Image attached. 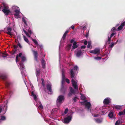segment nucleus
I'll return each instance as SVG.
<instances>
[{"label": "nucleus", "mask_w": 125, "mask_h": 125, "mask_svg": "<svg viewBox=\"0 0 125 125\" xmlns=\"http://www.w3.org/2000/svg\"><path fill=\"white\" fill-rule=\"evenodd\" d=\"M3 9L2 10L5 15L7 16L9 15V13L10 12V10L9 9V7L5 3H3Z\"/></svg>", "instance_id": "obj_1"}, {"label": "nucleus", "mask_w": 125, "mask_h": 125, "mask_svg": "<svg viewBox=\"0 0 125 125\" xmlns=\"http://www.w3.org/2000/svg\"><path fill=\"white\" fill-rule=\"evenodd\" d=\"M12 8L13 9L18 8L17 9L14 10V11L15 12V13L14 14V15L16 18H18V16L19 15V14L20 13L19 9V8L17 6H13L12 7Z\"/></svg>", "instance_id": "obj_2"}, {"label": "nucleus", "mask_w": 125, "mask_h": 125, "mask_svg": "<svg viewBox=\"0 0 125 125\" xmlns=\"http://www.w3.org/2000/svg\"><path fill=\"white\" fill-rule=\"evenodd\" d=\"M76 56L77 57H79L83 54V52L82 51L78 49H77L74 51Z\"/></svg>", "instance_id": "obj_3"}, {"label": "nucleus", "mask_w": 125, "mask_h": 125, "mask_svg": "<svg viewBox=\"0 0 125 125\" xmlns=\"http://www.w3.org/2000/svg\"><path fill=\"white\" fill-rule=\"evenodd\" d=\"M72 117L71 116L69 115L67 117L64 118V123H69L71 120Z\"/></svg>", "instance_id": "obj_4"}, {"label": "nucleus", "mask_w": 125, "mask_h": 125, "mask_svg": "<svg viewBox=\"0 0 125 125\" xmlns=\"http://www.w3.org/2000/svg\"><path fill=\"white\" fill-rule=\"evenodd\" d=\"M115 34V33H112L110 37H108V40L106 41L105 42V45H106L108 43V44H109L110 43L111 38Z\"/></svg>", "instance_id": "obj_5"}, {"label": "nucleus", "mask_w": 125, "mask_h": 125, "mask_svg": "<svg viewBox=\"0 0 125 125\" xmlns=\"http://www.w3.org/2000/svg\"><path fill=\"white\" fill-rule=\"evenodd\" d=\"M64 99V96L62 95L59 96L57 100V103H61L62 101H63Z\"/></svg>", "instance_id": "obj_6"}, {"label": "nucleus", "mask_w": 125, "mask_h": 125, "mask_svg": "<svg viewBox=\"0 0 125 125\" xmlns=\"http://www.w3.org/2000/svg\"><path fill=\"white\" fill-rule=\"evenodd\" d=\"M90 52L95 54H99L100 53V49L98 48H95L94 50L91 51Z\"/></svg>", "instance_id": "obj_7"}, {"label": "nucleus", "mask_w": 125, "mask_h": 125, "mask_svg": "<svg viewBox=\"0 0 125 125\" xmlns=\"http://www.w3.org/2000/svg\"><path fill=\"white\" fill-rule=\"evenodd\" d=\"M71 81L72 83L74 89H78V86H77L76 84L77 82L75 81L73 79H72Z\"/></svg>", "instance_id": "obj_8"}, {"label": "nucleus", "mask_w": 125, "mask_h": 125, "mask_svg": "<svg viewBox=\"0 0 125 125\" xmlns=\"http://www.w3.org/2000/svg\"><path fill=\"white\" fill-rule=\"evenodd\" d=\"M52 85L50 84H47L46 85L47 89L50 93H52Z\"/></svg>", "instance_id": "obj_9"}, {"label": "nucleus", "mask_w": 125, "mask_h": 125, "mask_svg": "<svg viewBox=\"0 0 125 125\" xmlns=\"http://www.w3.org/2000/svg\"><path fill=\"white\" fill-rule=\"evenodd\" d=\"M32 52L34 56V59L36 61H37L38 53L37 51H32Z\"/></svg>", "instance_id": "obj_10"}, {"label": "nucleus", "mask_w": 125, "mask_h": 125, "mask_svg": "<svg viewBox=\"0 0 125 125\" xmlns=\"http://www.w3.org/2000/svg\"><path fill=\"white\" fill-rule=\"evenodd\" d=\"M110 103V99L109 98H107L104 100L103 103L104 104L108 105Z\"/></svg>", "instance_id": "obj_11"}, {"label": "nucleus", "mask_w": 125, "mask_h": 125, "mask_svg": "<svg viewBox=\"0 0 125 125\" xmlns=\"http://www.w3.org/2000/svg\"><path fill=\"white\" fill-rule=\"evenodd\" d=\"M66 89V87H64L63 83H62V88L61 90V91L63 94H64Z\"/></svg>", "instance_id": "obj_12"}, {"label": "nucleus", "mask_w": 125, "mask_h": 125, "mask_svg": "<svg viewBox=\"0 0 125 125\" xmlns=\"http://www.w3.org/2000/svg\"><path fill=\"white\" fill-rule=\"evenodd\" d=\"M109 117L111 118H115V116L113 114V112L112 111H110L108 115Z\"/></svg>", "instance_id": "obj_13"}, {"label": "nucleus", "mask_w": 125, "mask_h": 125, "mask_svg": "<svg viewBox=\"0 0 125 125\" xmlns=\"http://www.w3.org/2000/svg\"><path fill=\"white\" fill-rule=\"evenodd\" d=\"M125 25V21H124L122 23L120 26L117 29L118 30H121L123 26Z\"/></svg>", "instance_id": "obj_14"}, {"label": "nucleus", "mask_w": 125, "mask_h": 125, "mask_svg": "<svg viewBox=\"0 0 125 125\" xmlns=\"http://www.w3.org/2000/svg\"><path fill=\"white\" fill-rule=\"evenodd\" d=\"M41 62L42 65V68L43 69H44L45 68V66L46 64V62L44 60V59L42 58V60Z\"/></svg>", "instance_id": "obj_15"}, {"label": "nucleus", "mask_w": 125, "mask_h": 125, "mask_svg": "<svg viewBox=\"0 0 125 125\" xmlns=\"http://www.w3.org/2000/svg\"><path fill=\"white\" fill-rule=\"evenodd\" d=\"M85 105L87 109L89 110L90 107L91 106V105L90 103L89 102H87L85 104Z\"/></svg>", "instance_id": "obj_16"}, {"label": "nucleus", "mask_w": 125, "mask_h": 125, "mask_svg": "<svg viewBox=\"0 0 125 125\" xmlns=\"http://www.w3.org/2000/svg\"><path fill=\"white\" fill-rule=\"evenodd\" d=\"M71 76L72 78H73L75 75V72L74 71L73 69H72L70 71Z\"/></svg>", "instance_id": "obj_17"}, {"label": "nucleus", "mask_w": 125, "mask_h": 125, "mask_svg": "<svg viewBox=\"0 0 125 125\" xmlns=\"http://www.w3.org/2000/svg\"><path fill=\"white\" fill-rule=\"evenodd\" d=\"M69 31L68 30H67L66 31L63 36L62 38V39L64 40L65 39L68 33L69 32Z\"/></svg>", "instance_id": "obj_18"}, {"label": "nucleus", "mask_w": 125, "mask_h": 125, "mask_svg": "<svg viewBox=\"0 0 125 125\" xmlns=\"http://www.w3.org/2000/svg\"><path fill=\"white\" fill-rule=\"evenodd\" d=\"M13 47L15 49V51L11 52V54L12 55H14L16 51H17L18 46L17 45H14L13 46Z\"/></svg>", "instance_id": "obj_19"}, {"label": "nucleus", "mask_w": 125, "mask_h": 125, "mask_svg": "<svg viewBox=\"0 0 125 125\" xmlns=\"http://www.w3.org/2000/svg\"><path fill=\"white\" fill-rule=\"evenodd\" d=\"M77 44V43L76 42H74L72 46V48L73 49H75L78 47V46L76 44Z\"/></svg>", "instance_id": "obj_20"}, {"label": "nucleus", "mask_w": 125, "mask_h": 125, "mask_svg": "<svg viewBox=\"0 0 125 125\" xmlns=\"http://www.w3.org/2000/svg\"><path fill=\"white\" fill-rule=\"evenodd\" d=\"M31 96L33 97L34 99L35 100H36L37 99V97L36 95L34 94V92L32 91L31 93Z\"/></svg>", "instance_id": "obj_21"}, {"label": "nucleus", "mask_w": 125, "mask_h": 125, "mask_svg": "<svg viewBox=\"0 0 125 125\" xmlns=\"http://www.w3.org/2000/svg\"><path fill=\"white\" fill-rule=\"evenodd\" d=\"M113 107V108H115L117 109H121L122 108V106L119 105H114Z\"/></svg>", "instance_id": "obj_22"}, {"label": "nucleus", "mask_w": 125, "mask_h": 125, "mask_svg": "<svg viewBox=\"0 0 125 125\" xmlns=\"http://www.w3.org/2000/svg\"><path fill=\"white\" fill-rule=\"evenodd\" d=\"M125 114V109L123 110V111H121L119 113L118 115L120 116H121L122 115H124Z\"/></svg>", "instance_id": "obj_23"}, {"label": "nucleus", "mask_w": 125, "mask_h": 125, "mask_svg": "<svg viewBox=\"0 0 125 125\" xmlns=\"http://www.w3.org/2000/svg\"><path fill=\"white\" fill-rule=\"evenodd\" d=\"M80 94L81 95V96L80 97L81 99L82 100L85 101L86 99L85 97L82 94Z\"/></svg>", "instance_id": "obj_24"}, {"label": "nucleus", "mask_w": 125, "mask_h": 125, "mask_svg": "<svg viewBox=\"0 0 125 125\" xmlns=\"http://www.w3.org/2000/svg\"><path fill=\"white\" fill-rule=\"evenodd\" d=\"M12 84L11 83L6 82L5 83L6 86L7 87H8Z\"/></svg>", "instance_id": "obj_25"}, {"label": "nucleus", "mask_w": 125, "mask_h": 125, "mask_svg": "<svg viewBox=\"0 0 125 125\" xmlns=\"http://www.w3.org/2000/svg\"><path fill=\"white\" fill-rule=\"evenodd\" d=\"M23 38L24 41L27 43H29V41L28 39L26 37V36L23 35Z\"/></svg>", "instance_id": "obj_26"}, {"label": "nucleus", "mask_w": 125, "mask_h": 125, "mask_svg": "<svg viewBox=\"0 0 125 125\" xmlns=\"http://www.w3.org/2000/svg\"><path fill=\"white\" fill-rule=\"evenodd\" d=\"M115 44L114 42H112L111 44L109 45V48H110L111 49H112V48L113 47Z\"/></svg>", "instance_id": "obj_27"}, {"label": "nucleus", "mask_w": 125, "mask_h": 125, "mask_svg": "<svg viewBox=\"0 0 125 125\" xmlns=\"http://www.w3.org/2000/svg\"><path fill=\"white\" fill-rule=\"evenodd\" d=\"M95 121L96 122L98 123H100L102 122V121L99 118L95 119Z\"/></svg>", "instance_id": "obj_28"}, {"label": "nucleus", "mask_w": 125, "mask_h": 125, "mask_svg": "<svg viewBox=\"0 0 125 125\" xmlns=\"http://www.w3.org/2000/svg\"><path fill=\"white\" fill-rule=\"evenodd\" d=\"M65 78V75H62V83H63V82L64 81V80Z\"/></svg>", "instance_id": "obj_29"}, {"label": "nucleus", "mask_w": 125, "mask_h": 125, "mask_svg": "<svg viewBox=\"0 0 125 125\" xmlns=\"http://www.w3.org/2000/svg\"><path fill=\"white\" fill-rule=\"evenodd\" d=\"M6 78V77L5 76L1 75L0 76V79H2L3 80H5Z\"/></svg>", "instance_id": "obj_30"}, {"label": "nucleus", "mask_w": 125, "mask_h": 125, "mask_svg": "<svg viewBox=\"0 0 125 125\" xmlns=\"http://www.w3.org/2000/svg\"><path fill=\"white\" fill-rule=\"evenodd\" d=\"M0 117L1 119V120L4 121L6 119V117L4 116H1Z\"/></svg>", "instance_id": "obj_31"}, {"label": "nucleus", "mask_w": 125, "mask_h": 125, "mask_svg": "<svg viewBox=\"0 0 125 125\" xmlns=\"http://www.w3.org/2000/svg\"><path fill=\"white\" fill-rule=\"evenodd\" d=\"M21 61L22 62L25 61L26 59V58L24 56H22L21 57Z\"/></svg>", "instance_id": "obj_32"}, {"label": "nucleus", "mask_w": 125, "mask_h": 125, "mask_svg": "<svg viewBox=\"0 0 125 125\" xmlns=\"http://www.w3.org/2000/svg\"><path fill=\"white\" fill-rule=\"evenodd\" d=\"M32 41L34 42L35 43V44L36 45H38V43L36 40L35 39H32Z\"/></svg>", "instance_id": "obj_33"}, {"label": "nucleus", "mask_w": 125, "mask_h": 125, "mask_svg": "<svg viewBox=\"0 0 125 125\" xmlns=\"http://www.w3.org/2000/svg\"><path fill=\"white\" fill-rule=\"evenodd\" d=\"M94 58V59L95 60H101L102 58V57H101L98 56L96 57H95Z\"/></svg>", "instance_id": "obj_34"}, {"label": "nucleus", "mask_w": 125, "mask_h": 125, "mask_svg": "<svg viewBox=\"0 0 125 125\" xmlns=\"http://www.w3.org/2000/svg\"><path fill=\"white\" fill-rule=\"evenodd\" d=\"M41 80L42 81V84L43 86H45V85L44 84V80L43 79H42Z\"/></svg>", "instance_id": "obj_35"}, {"label": "nucleus", "mask_w": 125, "mask_h": 125, "mask_svg": "<svg viewBox=\"0 0 125 125\" xmlns=\"http://www.w3.org/2000/svg\"><path fill=\"white\" fill-rule=\"evenodd\" d=\"M69 111V109L68 108H66L64 112V113L65 114H66Z\"/></svg>", "instance_id": "obj_36"}, {"label": "nucleus", "mask_w": 125, "mask_h": 125, "mask_svg": "<svg viewBox=\"0 0 125 125\" xmlns=\"http://www.w3.org/2000/svg\"><path fill=\"white\" fill-rule=\"evenodd\" d=\"M2 54L4 55H2V57H6L8 55V54H5V53H2Z\"/></svg>", "instance_id": "obj_37"}, {"label": "nucleus", "mask_w": 125, "mask_h": 125, "mask_svg": "<svg viewBox=\"0 0 125 125\" xmlns=\"http://www.w3.org/2000/svg\"><path fill=\"white\" fill-rule=\"evenodd\" d=\"M91 42H89L88 43V44L87 45V47L88 48H89L91 46Z\"/></svg>", "instance_id": "obj_38"}, {"label": "nucleus", "mask_w": 125, "mask_h": 125, "mask_svg": "<svg viewBox=\"0 0 125 125\" xmlns=\"http://www.w3.org/2000/svg\"><path fill=\"white\" fill-rule=\"evenodd\" d=\"M78 69V67L76 65L75 66L73 69V71L74 70L75 71H77Z\"/></svg>", "instance_id": "obj_39"}, {"label": "nucleus", "mask_w": 125, "mask_h": 125, "mask_svg": "<svg viewBox=\"0 0 125 125\" xmlns=\"http://www.w3.org/2000/svg\"><path fill=\"white\" fill-rule=\"evenodd\" d=\"M71 92L72 93H74V90L72 88H71L70 89V90Z\"/></svg>", "instance_id": "obj_40"}, {"label": "nucleus", "mask_w": 125, "mask_h": 125, "mask_svg": "<svg viewBox=\"0 0 125 125\" xmlns=\"http://www.w3.org/2000/svg\"><path fill=\"white\" fill-rule=\"evenodd\" d=\"M12 30V28L11 27H8L7 28V31H11Z\"/></svg>", "instance_id": "obj_41"}, {"label": "nucleus", "mask_w": 125, "mask_h": 125, "mask_svg": "<svg viewBox=\"0 0 125 125\" xmlns=\"http://www.w3.org/2000/svg\"><path fill=\"white\" fill-rule=\"evenodd\" d=\"M92 115L94 117H98L99 116V115L98 114H92Z\"/></svg>", "instance_id": "obj_42"}, {"label": "nucleus", "mask_w": 125, "mask_h": 125, "mask_svg": "<svg viewBox=\"0 0 125 125\" xmlns=\"http://www.w3.org/2000/svg\"><path fill=\"white\" fill-rule=\"evenodd\" d=\"M7 33L8 35H10L11 36L12 35V34L11 33V31H8L7 32Z\"/></svg>", "instance_id": "obj_43"}, {"label": "nucleus", "mask_w": 125, "mask_h": 125, "mask_svg": "<svg viewBox=\"0 0 125 125\" xmlns=\"http://www.w3.org/2000/svg\"><path fill=\"white\" fill-rule=\"evenodd\" d=\"M19 61L18 60V55H17L16 58V62H17Z\"/></svg>", "instance_id": "obj_44"}, {"label": "nucleus", "mask_w": 125, "mask_h": 125, "mask_svg": "<svg viewBox=\"0 0 125 125\" xmlns=\"http://www.w3.org/2000/svg\"><path fill=\"white\" fill-rule=\"evenodd\" d=\"M65 81L68 83H70L69 80L67 78H66L65 79Z\"/></svg>", "instance_id": "obj_45"}, {"label": "nucleus", "mask_w": 125, "mask_h": 125, "mask_svg": "<svg viewBox=\"0 0 125 125\" xmlns=\"http://www.w3.org/2000/svg\"><path fill=\"white\" fill-rule=\"evenodd\" d=\"M22 20L24 22L25 24H26V22L25 19L24 18H22Z\"/></svg>", "instance_id": "obj_46"}, {"label": "nucleus", "mask_w": 125, "mask_h": 125, "mask_svg": "<svg viewBox=\"0 0 125 125\" xmlns=\"http://www.w3.org/2000/svg\"><path fill=\"white\" fill-rule=\"evenodd\" d=\"M89 31L87 32L86 34L85 35V37L86 38H87L88 37L89 35Z\"/></svg>", "instance_id": "obj_47"}, {"label": "nucleus", "mask_w": 125, "mask_h": 125, "mask_svg": "<svg viewBox=\"0 0 125 125\" xmlns=\"http://www.w3.org/2000/svg\"><path fill=\"white\" fill-rule=\"evenodd\" d=\"M86 47V46L85 45H83L81 46V49H85Z\"/></svg>", "instance_id": "obj_48"}, {"label": "nucleus", "mask_w": 125, "mask_h": 125, "mask_svg": "<svg viewBox=\"0 0 125 125\" xmlns=\"http://www.w3.org/2000/svg\"><path fill=\"white\" fill-rule=\"evenodd\" d=\"M18 46H19V47L20 48H22V46H21V44L20 43H18Z\"/></svg>", "instance_id": "obj_49"}, {"label": "nucleus", "mask_w": 125, "mask_h": 125, "mask_svg": "<svg viewBox=\"0 0 125 125\" xmlns=\"http://www.w3.org/2000/svg\"><path fill=\"white\" fill-rule=\"evenodd\" d=\"M39 107L41 109H42L43 108V107L42 104H41L39 105Z\"/></svg>", "instance_id": "obj_50"}, {"label": "nucleus", "mask_w": 125, "mask_h": 125, "mask_svg": "<svg viewBox=\"0 0 125 125\" xmlns=\"http://www.w3.org/2000/svg\"><path fill=\"white\" fill-rule=\"evenodd\" d=\"M115 125H119V123H118V120L116 122Z\"/></svg>", "instance_id": "obj_51"}, {"label": "nucleus", "mask_w": 125, "mask_h": 125, "mask_svg": "<svg viewBox=\"0 0 125 125\" xmlns=\"http://www.w3.org/2000/svg\"><path fill=\"white\" fill-rule=\"evenodd\" d=\"M87 43H88V42L87 41H85L84 42V44L85 45H86L87 44Z\"/></svg>", "instance_id": "obj_52"}, {"label": "nucleus", "mask_w": 125, "mask_h": 125, "mask_svg": "<svg viewBox=\"0 0 125 125\" xmlns=\"http://www.w3.org/2000/svg\"><path fill=\"white\" fill-rule=\"evenodd\" d=\"M28 32L30 33L31 34L32 33V32L31 31V30H29L28 31Z\"/></svg>", "instance_id": "obj_53"}, {"label": "nucleus", "mask_w": 125, "mask_h": 125, "mask_svg": "<svg viewBox=\"0 0 125 125\" xmlns=\"http://www.w3.org/2000/svg\"><path fill=\"white\" fill-rule=\"evenodd\" d=\"M77 97H75L73 99V100H74V101L76 102V98Z\"/></svg>", "instance_id": "obj_54"}, {"label": "nucleus", "mask_w": 125, "mask_h": 125, "mask_svg": "<svg viewBox=\"0 0 125 125\" xmlns=\"http://www.w3.org/2000/svg\"><path fill=\"white\" fill-rule=\"evenodd\" d=\"M40 73V71H36V73L37 75L38 74Z\"/></svg>", "instance_id": "obj_55"}, {"label": "nucleus", "mask_w": 125, "mask_h": 125, "mask_svg": "<svg viewBox=\"0 0 125 125\" xmlns=\"http://www.w3.org/2000/svg\"><path fill=\"white\" fill-rule=\"evenodd\" d=\"M26 35L28 37H30V36L29 35V33L27 32L26 33Z\"/></svg>", "instance_id": "obj_56"}, {"label": "nucleus", "mask_w": 125, "mask_h": 125, "mask_svg": "<svg viewBox=\"0 0 125 125\" xmlns=\"http://www.w3.org/2000/svg\"><path fill=\"white\" fill-rule=\"evenodd\" d=\"M22 55V53H19L18 56L19 57H21Z\"/></svg>", "instance_id": "obj_57"}, {"label": "nucleus", "mask_w": 125, "mask_h": 125, "mask_svg": "<svg viewBox=\"0 0 125 125\" xmlns=\"http://www.w3.org/2000/svg\"><path fill=\"white\" fill-rule=\"evenodd\" d=\"M62 75H64V72L63 70H62Z\"/></svg>", "instance_id": "obj_58"}, {"label": "nucleus", "mask_w": 125, "mask_h": 125, "mask_svg": "<svg viewBox=\"0 0 125 125\" xmlns=\"http://www.w3.org/2000/svg\"><path fill=\"white\" fill-rule=\"evenodd\" d=\"M71 28L73 30L74 29V26L73 25H72L71 27Z\"/></svg>", "instance_id": "obj_59"}, {"label": "nucleus", "mask_w": 125, "mask_h": 125, "mask_svg": "<svg viewBox=\"0 0 125 125\" xmlns=\"http://www.w3.org/2000/svg\"><path fill=\"white\" fill-rule=\"evenodd\" d=\"M68 95L69 97H70L72 95V94L71 93H69L68 94Z\"/></svg>", "instance_id": "obj_60"}, {"label": "nucleus", "mask_w": 125, "mask_h": 125, "mask_svg": "<svg viewBox=\"0 0 125 125\" xmlns=\"http://www.w3.org/2000/svg\"><path fill=\"white\" fill-rule=\"evenodd\" d=\"M74 41V40H73V39H72L71 41H70V42L71 43H73Z\"/></svg>", "instance_id": "obj_61"}, {"label": "nucleus", "mask_w": 125, "mask_h": 125, "mask_svg": "<svg viewBox=\"0 0 125 125\" xmlns=\"http://www.w3.org/2000/svg\"><path fill=\"white\" fill-rule=\"evenodd\" d=\"M72 45L71 44H69L68 45V46L69 47L71 48V46Z\"/></svg>", "instance_id": "obj_62"}, {"label": "nucleus", "mask_w": 125, "mask_h": 125, "mask_svg": "<svg viewBox=\"0 0 125 125\" xmlns=\"http://www.w3.org/2000/svg\"><path fill=\"white\" fill-rule=\"evenodd\" d=\"M24 32L26 34L27 32L24 29L23 30Z\"/></svg>", "instance_id": "obj_63"}, {"label": "nucleus", "mask_w": 125, "mask_h": 125, "mask_svg": "<svg viewBox=\"0 0 125 125\" xmlns=\"http://www.w3.org/2000/svg\"><path fill=\"white\" fill-rule=\"evenodd\" d=\"M85 28H86V27L85 26H84L83 27V29L85 30Z\"/></svg>", "instance_id": "obj_64"}]
</instances>
